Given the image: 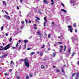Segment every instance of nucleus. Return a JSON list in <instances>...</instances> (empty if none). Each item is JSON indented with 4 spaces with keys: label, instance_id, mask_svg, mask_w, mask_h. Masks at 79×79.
Returning a JSON list of instances; mask_svg holds the SVG:
<instances>
[{
    "label": "nucleus",
    "instance_id": "nucleus-35",
    "mask_svg": "<svg viewBox=\"0 0 79 79\" xmlns=\"http://www.w3.org/2000/svg\"><path fill=\"white\" fill-rule=\"evenodd\" d=\"M75 74H76V73H73L72 74V77H73V76H74V75H75Z\"/></svg>",
    "mask_w": 79,
    "mask_h": 79
},
{
    "label": "nucleus",
    "instance_id": "nucleus-18",
    "mask_svg": "<svg viewBox=\"0 0 79 79\" xmlns=\"http://www.w3.org/2000/svg\"><path fill=\"white\" fill-rule=\"evenodd\" d=\"M74 53H75V52H73V53H72V56H74Z\"/></svg>",
    "mask_w": 79,
    "mask_h": 79
},
{
    "label": "nucleus",
    "instance_id": "nucleus-45",
    "mask_svg": "<svg viewBox=\"0 0 79 79\" xmlns=\"http://www.w3.org/2000/svg\"><path fill=\"white\" fill-rule=\"evenodd\" d=\"M20 3H22V2H23V0H20Z\"/></svg>",
    "mask_w": 79,
    "mask_h": 79
},
{
    "label": "nucleus",
    "instance_id": "nucleus-64",
    "mask_svg": "<svg viewBox=\"0 0 79 79\" xmlns=\"http://www.w3.org/2000/svg\"><path fill=\"white\" fill-rule=\"evenodd\" d=\"M17 79H19V77H17Z\"/></svg>",
    "mask_w": 79,
    "mask_h": 79
},
{
    "label": "nucleus",
    "instance_id": "nucleus-33",
    "mask_svg": "<svg viewBox=\"0 0 79 79\" xmlns=\"http://www.w3.org/2000/svg\"><path fill=\"white\" fill-rule=\"evenodd\" d=\"M50 35H51L50 34H49L48 36V38H49L50 37Z\"/></svg>",
    "mask_w": 79,
    "mask_h": 79
},
{
    "label": "nucleus",
    "instance_id": "nucleus-2",
    "mask_svg": "<svg viewBox=\"0 0 79 79\" xmlns=\"http://www.w3.org/2000/svg\"><path fill=\"white\" fill-rule=\"evenodd\" d=\"M71 39L72 40V42L73 43H74V41H75V40H77V39H78V38H77V35H75L73 36V37H72L71 38Z\"/></svg>",
    "mask_w": 79,
    "mask_h": 79
},
{
    "label": "nucleus",
    "instance_id": "nucleus-61",
    "mask_svg": "<svg viewBox=\"0 0 79 79\" xmlns=\"http://www.w3.org/2000/svg\"><path fill=\"white\" fill-rule=\"evenodd\" d=\"M40 53V52H37V53L38 54H39Z\"/></svg>",
    "mask_w": 79,
    "mask_h": 79
},
{
    "label": "nucleus",
    "instance_id": "nucleus-6",
    "mask_svg": "<svg viewBox=\"0 0 79 79\" xmlns=\"http://www.w3.org/2000/svg\"><path fill=\"white\" fill-rule=\"evenodd\" d=\"M61 11H63L64 13H65L67 12L66 10H64L63 9H61Z\"/></svg>",
    "mask_w": 79,
    "mask_h": 79
},
{
    "label": "nucleus",
    "instance_id": "nucleus-1",
    "mask_svg": "<svg viewBox=\"0 0 79 79\" xmlns=\"http://www.w3.org/2000/svg\"><path fill=\"white\" fill-rule=\"evenodd\" d=\"M24 64L25 66H27V67L29 68V67L30 65H29V63L28 61V60H27V58H25L24 60Z\"/></svg>",
    "mask_w": 79,
    "mask_h": 79
},
{
    "label": "nucleus",
    "instance_id": "nucleus-44",
    "mask_svg": "<svg viewBox=\"0 0 79 79\" xmlns=\"http://www.w3.org/2000/svg\"><path fill=\"white\" fill-rule=\"evenodd\" d=\"M34 26L35 27V26H37V25L36 24H34Z\"/></svg>",
    "mask_w": 79,
    "mask_h": 79
},
{
    "label": "nucleus",
    "instance_id": "nucleus-49",
    "mask_svg": "<svg viewBox=\"0 0 79 79\" xmlns=\"http://www.w3.org/2000/svg\"><path fill=\"white\" fill-rule=\"evenodd\" d=\"M79 79V77H75V79Z\"/></svg>",
    "mask_w": 79,
    "mask_h": 79
},
{
    "label": "nucleus",
    "instance_id": "nucleus-15",
    "mask_svg": "<svg viewBox=\"0 0 79 79\" xmlns=\"http://www.w3.org/2000/svg\"><path fill=\"white\" fill-rule=\"evenodd\" d=\"M62 50H63V48H60V53H62Z\"/></svg>",
    "mask_w": 79,
    "mask_h": 79
},
{
    "label": "nucleus",
    "instance_id": "nucleus-60",
    "mask_svg": "<svg viewBox=\"0 0 79 79\" xmlns=\"http://www.w3.org/2000/svg\"><path fill=\"white\" fill-rule=\"evenodd\" d=\"M24 47H25V48H26V44H25V45H24Z\"/></svg>",
    "mask_w": 79,
    "mask_h": 79
},
{
    "label": "nucleus",
    "instance_id": "nucleus-52",
    "mask_svg": "<svg viewBox=\"0 0 79 79\" xmlns=\"http://www.w3.org/2000/svg\"><path fill=\"white\" fill-rule=\"evenodd\" d=\"M75 32H77V29H75Z\"/></svg>",
    "mask_w": 79,
    "mask_h": 79
},
{
    "label": "nucleus",
    "instance_id": "nucleus-23",
    "mask_svg": "<svg viewBox=\"0 0 79 79\" xmlns=\"http://www.w3.org/2000/svg\"><path fill=\"white\" fill-rule=\"evenodd\" d=\"M26 79H29V76L28 75H27V76L26 77Z\"/></svg>",
    "mask_w": 79,
    "mask_h": 79
},
{
    "label": "nucleus",
    "instance_id": "nucleus-38",
    "mask_svg": "<svg viewBox=\"0 0 79 79\" xmlns=\"http://www.w3.org/2000/svg\"><path fill=\"white\" fill-rule=\"evenodd\" d=\"M19 44V43H17V44H16V47H18V46Z\"/></svg>",
    "mask_w": 79,
    "mask_h": 79
},
{
    "label": "nucleus",
    "instance_id": "nucleus-12",
    "mask_svg": "<svg viewBox=\"0 0 79 79\" xmlns=\"http://www.w3.org/2000/svg\"><path fill=\"white\" fill-rule=\"evenodd\" d=\"M44 2L46 4H48V2H47L45 0H44Z\"/></svg>",
    "mask_w": 79,
    "mask_h": 79
},
{
    "label": "nucleus",
    "instance_id": "nucleus-50",
    "mask_svg": "<svg viewBox=\"0 0 79 79\" xmlns=\"http://www.w3.org/2000/svg\"><path fill=\"white\" fill-rule=\"evenodd\" d=\"M34 29H37V27H34Z\"/></svg>",
    "mask_w": 79,
    "mask_h": 79
},
{
    "label": "nucleus",
    "instance_id": "nucleus-34",
    "mask_svg": "<svg viewBox=\"0 0 79 79\" xmlns=\"http://www.w3.org/2000/svg\"><path fill=\"white\" fill-rule=\"evenodd\" d=\"M12 48L13 50H14V49H15L16 48V47H13Z\"/></svg>",
    "mask_w": 79,
    "mask_h": 79
},
{
    "label": "nucleus",
    "instance_id": "nucleus-43",
    "mask_svg": "<svg viewBox=\"0 0 79 79\" xmlns=\"http://www.w3.org/2000/svg\"><path fill=\"white\" fill-rule=\"evenodd\" d=\"M21 23H22V24H24V21H22Z\"/></svg>",
    "mask_w": 79,
    "mask_h": 79
},
{
    "label": "nucleus",
    "instance_id": "nucleus-47",
    "mask_svg": "<svg viewBox=\"0 0 79 79\" xmlns=\"http://www.w3.org/2000/svg\"><path fill=\"white\" fill-rule=\"evenodd\" d=\"M21 40H19V43H21Z\"/></svg>",
    "mask_w": 79,
    "mask_h": 79
},
{
    "label": "nucleus",
    "instance_id": "nucleus-58",
    "mask_svg": "<svg viewBox=\"0 0 79 79\" xmlns=\"http://www.w3.org/2000/svg\"><path fill=\"white\" fill-rule=\"evenodd\" d=\"M60 48H63V46H60Z\"/></svg>",
    "mask_w": 79,
    "mask_h": 79
},
{
    "label": "nucleus",
    "instance_id": "nucleus-53",
    "mask_svg": "<svg viewBox=\"0 0 79 79\" xmlns=\"http://www.w3.org/2000/svg\"><path fill=\"white\" fill-rule=\"evenodd\" d=\"M70 2L71 3H73V2H72V0H70Z\"/></svg>",
    "mask_w": 79,
    "mask_h": 79
},
{
    "label": "nucleus",
    "instance_id": "nucleus-48",
    "mask_svg": "<svg viewBox=\"0 0 79 79\" xmlns=\"http://www.w3.org/2000/svg\"><path fill=\"white\" fill-rule=\"evenodd\" d=\"M62 73H64V70H62Z\"/></svg>",
    "mask_w": 79,
    "mask_h": 79
},
{
    "label": "nucleus",
    "instance_id": "nucleus-11",
    "mask_svg": "<svg viewBox=\"0 0 79 79\" xmlns=\"http://www.w3.org/2000/svg\"><path fill=\"white\" fill-rule=\"evenodd\" d=\"M23 42L25 43H27V42H28V40H24Z\"/></svg>",
    "mask_w": 79,
    "mask_h": 79
},
{
    "label": "nucleus",
    "instance_id": "nucleus-46",
    "mask_svg": "<svg viewBox=\"0 0 79 79\" xmlns=\"http://www.w3.org/2000/svg\"><path fill=\"white\" fill-rule=\"evenodd\" d=\"M6 36H8V34H7V33H6L5 34Z\"/></svg>",
    "mask_w": 79,
    "mask_h": 79
},
{
    "label": "nucleus",
    "instance_id": "nucleus-4",
    "mask_svg": "<svg viewBox=\"0 0 79 79\" xmlns=\"http://www.w3.org/2000/svg\"><path fill=\"white\" fill-rule=\"evenodd\" d=\"M68 28H69V31H70V32H73V31L72 30V29H73V28H72V27L70 25L69 26H68Z\"/></svg>",
    "mask_w": 79,
    "mask_h": 79
},
{
    "label": "nucleus",
    "instance_id": "nucleus-39",
    "mask_svg": "<svg viewBox=\"0 0 79 79\" xmlns=\"http://www.w3.org/2000/svg\"><path fill=\"white\" fill-rule=\"evenodd\" d=\"M38 12L39 13H40V14H42V13H41V12H40V11L39 10Z\"/></svg>",
    "mask_w": 79,
    "mask_h": 79
},
{
    "label": "nucleus",
    "instance_id": "nucleus-31",
    "mask_svg": "<svg viewBox=\"0 0 79 79\" xmlns=\"http://www.w3.org/2000/svg\"><path fill=\"white\" fill-rule=\"evenodd\" d=\"M19 61L20 62H21V61H24V60H23V59H21V60H20Z\"/></svg>",
    "mask_w": 79,
    "mask_h": 79
},
{
    "label": "nucleus",
    "instance_id": "nucleus-37",
    "mask_svg": "<svg viewBox=\"0 0 79 79\" xmlns=\"http://www.w3.org/2000/svg\"><path fill=\"white\" fill-rule=\"evenodd\" d=\"M1 30H3V26H2L1 28Z\"/></svg>",
    "mask_w": 79,
    "mask_h": 79
},
{
    "label": "nucleus",
    "instance_id": "nucleus-40",
    "mask_svg": "<svg viewBox=\"0 0 79 79\" xmlns=\"http://www.w3.org/2000/svg\"><path fill=\"white\" fill-rule=\"evenodd\" d=\"M25 21L26 22V23H27V19H25Z\"/></svg>",
    "mask_w": 79,
    "mask_h": 79
},
{
    "label": "nucleus",
    "instance_id": "nucleus-56",
    "mask_svg": "<svg viewBox=\"0 0 79 79\" xmlns=\"http://www.w3.org/2000/svg\"><path fill=\"white\" fill-rule=\"evenodd\" d=\"M48 50H51V49H50V48H48Z\"/></svg>",
    "mask_w": 79,
    "mask_h": 79
},
{
    "label": "nucleus",
    "instance_id": "nucleus-20",
    "mask_svg": "<svg viewBox=\"0 0 79 79\" xmlns=\"http://www.w3.org/2000/svg\"><path fill=\"white\" fill-rule=\"evenodd\" d=\"M60 70L59 69H56V71L58 73H59V72H60Z\"/></svg>",
    "mask_w": 79,
    "mask_h": 79
},
{
    "label": "nucleus",
    "instance_id": "nucleus-25",
    "mask_svg": "<svg viewBox=\"0 0 79 79\" xmlns=\"http://www.w3.org/2000/svg\"><path fill=\"white\" fill-rule=\"evenodd\" d=\"M66 50V45L64 46V52Z\"/></svg>",
    "mask_w": 79,
    "mask_h": 79
},
{
    "label": "nucleus",
    "instance_id": "nucleus-26",
    "mask_svg": "<svg viewBox=\"0 0 79 79\" xmlns=\"http://www.w3.org/2000/svg\"><path fill=\"white\" fill-rule=\"evenodd\" d=\"M61 5L62 6H63V7H64V4H63V3H61Z\"/></svg>",
    "mask_w": 79,
    "mask_h": 79
},
{
    "label": "nucleus",
    "instance_id": "nucleus-24",
    "mask_svg": "<svg viewBox=\"0 0 79 79\" xmlns=\"http://www.w3.org/2000/svg\"><path fill=\"white\" fill-rule=\"evenodd\" d=\"M40 56H42V55H43V53L42 52H41L40 53Z\"/></svg>",
    "mask_w": 79,
    "mask_h": 79
},
{
    "label": "nucleus",
    "instance_id": "nucleus-7",
    "mask_svg": "<svg viewBox=\"0 0 79 79\" xmlns=\"http://www.w3.org/2000/svg\"><path fill=\"white\" fill-rule=\"evenodd\" d=\"M5 17H6L7 18V19H10V17L8 15H5Z\"/></svg>",
    "mask_w": 79,
    "mask_h": 79
},
{
    "label": "nucleus",
    "instance_id": "nucleus-22",
    "mask_svg": "<svg viewBox=\"0 0 79 79\" xmlns=\"http://www.w3.org/2000/svg\"><path fill=\"white\" fill-rule=\"evenodd\" d=\"M34 53H35V52H32L31 53V55H34Z\"/></svg>",
    "mask_w": 79,
    "mask_h": 79
},
{
    "label": "nucleus",
    "instance_id": "nucleus-3",
    "mask_svg": "<svg viewBox=\"0 0 79 79\" xmlns=\"http://www.w3.org/2000/svg\"><path fill=\"white\" fill-rule=\"evenodd\" d=\"M10 47H11L10 44H8L5 47L2 48V49H4L5 50H8V49L10 48Z\"/></svg>",
    "mask_w": 79,
    "mask_h": 79
},
{
    "label": "nucleus",
    "instance_id": "nucleus-5",
    "mask_svg": "<svg viewBox=\"0 0 79 79\" xmlns=\"http://www.w3.org/2000/svg\"><path fill=\"white\" fill-rule=\"evenodd\" d=\"M37 34L39 35H42L41 33L40 32V31H37Z\"/></svg>",
    "mask_w": 79,
    "mask_h": 79
},
{
    "label": "nucleus",
    "instance_id": "nucleus-41",
    "mask_svg": "<svg viewBox=\"0 0 79 79\" xmlns=\"http://www.w3.org/2000/svg\"><path fill=\"white\" fill-rule=\"evenodd\" d=\"M31 50V48H27V50Z\"/></svg>",
    "mask_w": 79,
    "mask_h": 79
},
{
    "label": "nucleus",
    "instance_id": "nucleus-17",
    "mask_svg": "<svg viewBox=\"0 0 79 79\" xmlns=\"http://www.w3.org/2000/svg\"><path fill=\"white\" fill-rule=\"evenodd\" d=\"M73 26L74 27H76V23H75L73 24Z\"/></svg>",
    "mask_w": 79,
    "mask_h": 79
},
{
    "label": "nucleus",
    "instance_id": "nucleus-14",
    "mask_svg": "<svg viewBox=\"0 0 79 79\" xmlns=\"http://www.w3.org/2000/svg\"><path fill=\"white\" fill-rule=\"evenodd\" d=\"M10 64H13V65H14V62H13V60L11 61L10 62Z\"/></svg>",
    "mask_w": 79,
    "mask_h": 79
},
{
    "label": "nucleus",
    "instance_id": "nucleus-9",
    "mask_svg": "<svg viewBox=\"0 0 79 79\" xmlns=\"http://www.w3.org/2000/svg\"><path fill=\"white\" fill-rule=\"evenodd\" d=\"M7 55H8L7 54H6L5 55L2 56V58H4V57H6V56H7Z\"/></svg>",
    "mask_w": 79,
    "mask_h": 79
},
{
    "label": "nucleus",
    "instance_id": "nucleus-27",
    "mask_svg": "<svg viewBox=\"0 0 79 79\" xmlns=\"http://www.w3.org/2000/svg\"><path fill=\"white\" fill-rule=\"evenodd\" d=\"M29 76H30V77H32V74H30Z\"/></svg>",
    "mask_w": 79,
    "mask_h": 79
},
{
    "label": "nucleus",
    "instance_id": "nucleus-10",
    "mask_svg": "<svg viewBox=\"0 0 79 79\" xmlns=\"http://www.w3.org/2000/svg\"><path fill=\"white\" fill-rule=\"evenodd\" d=\"M2 3L3 4H4V5H5V6H6V2L5 1H3Z\"/></svg>",
    "mask_w": 79,
    "mask_h": 79
},
{
    "label": "nucleus",
    "instance_id": "nucleus-21",
    "mask_svg": "<svg viewBox=\"0 0 79 79\" xmlns=\"http://www.w3.org/2000/svg\"><path fill=\"white\" fill-rule=\"evenodd\" d=\"M41 68H42V69H44V68H45V67H44V66H43V65H42L41 66Z\"/></svg>",
    "mask_w": 79,
    "mask_h": 79
},
{
    "label": "nucleus",
    "instance_id": "nucleus-28",
    "mask_svg": "<svg viewBox=\"0 0 79 79\" xmlns=\"http://www.w3.org/2000/svg\"><path fill=\"white\" fill-rule=\"evenodd\" d=\"M46 23V22H44V26H45Z\"/></svg>",
    "mask_w": 79,
    "mask_h": 79
},
{
    "label": "nucleus",
    "instance_id": "nucleus-13",
    "mask_svg": "<svg viewBox=\"0 0 79 79\" xmlns=\"http://www.w3.org/2000/svg\"><path fill=\"white\" fill-rule=\"evenodd\" d=\"M79 73H77L76 75V77H79Z\"/></svg>",
    "mask_w": 79,
    "mask_h": 79
},
{
    "label": "nucleus",
    "instance_id": "nucleus-8",
    "mask_svg": "<svg viewBox=\"0 0 79 79\" xmlns=\"http://www.w3.org/2000/svg\"><path fill=\"white\" fill-rule=\"evenodd\" d=\"M68 52L69 54L71 53V48H70L68 49Z\"/></svg>",
    "mask_w": 79,
    "mask_h": 79
},
{
    "label": "nucleus",
    "instance_id": "nucleus-55",
    "mask_svg": "<svg viewBox=\"0 0 79 79\" xmlns=\"http://www.w3.org/2000/svg\"><path fill=\"white\" fill-rule=\"evenodd\" d=\"M77 64L79 65V60L77 61Z\"/></svg>",
    "mask_w": 79,
    "mask_h": 79
},
{
    "label": "nucleus",
    "instance_id": "nucleus-54",
    "mask_svg": "<svg viewBox=\"0 0 79 79\" xmlns=\"http://www.w3.org/2000/svg\"><path fill=\"white\" fill-rule=\"evenodd\" d=\"M12 71V69H11L9 71H10V72H11Z\"/></svg>",
    "mask_w": 79,
    "mask_h": 79
},
{
    "label": "nucleus",
    "instance_id": "nucleus-42",
    "mask_svg": "<svg viewBox=\"0 0 79 79\" xmlns=\"http://www.w3.org/2000/svg\"><path fill=\"white\" fill-rule=\"evenodd\" d=\"M57 43H58V44H62V43H61V42H57Z\"/></svg>",
    "mask_w": 79,
    "mask_h": 79
},
{
    "label": "nucleus",
    "instance_id": "nucleus-29",
    "mask_svg": "<svg viewBox=\"0 0 79 79\" xmlns=\"http://www.w3.org/2000/svg\"><path fill=\"white\" fill-rule=\"evenodd\" d=\"M21 46H20L18 50H20V49H21Z\"/></svg>",
    "mask_w": 79,
    "mask_h": 79
},
{
    "label": "nucleus",
    "instance_id": "nucleus-62",
    "mask_svg": "<svg viewBox=\"0 0 79 79\" xmlns=\"http://www.w3.org/2000/svg\"><path fill=\"white\" fill-rule=\"evenodd\" d=\"M31 23V21H29V23Z\"/></svg>",
    "mask_w": 79,
    "mask_h": 79
},
{
    "label": "nucleus",
    "instance_id": "nucleus-32",
    "mask_svg": "<svg viewBox=\"0 0 79 79\" xmlns=\"http://www.w3.org/2000/svg\"><path fill=\"white\" fill-rule=\"evenodd\" d=\"M12 40V38H10V42H11Z\"/></svg>",
    "mask_w": 79,
    "mask_h": 79
},
{
    "label": "nucleus",
    "instance_id": "nucleus-36",
    "mask_svg": "<svg viewBox=\"0 0 79 79\" xmlns=\"http://www.w3.org/2000/svg\"><path fill=\"white\" fill-rule=\"evenodd\" d=\"M45 47V45H43V47H41V48H44Z\"/></svg>",
    "mask_w": 79,
    "mask_h": 79
},
{
    "label": "nucleus",
    "instance_id": "nucleus-30",
    "mask_svg": "<svg viewBox=\"0 0 79 79\" xmlns=\"http://www.w3.org/2000/svg\"><path fill=\"white\" fill-rule=\"evenodd\" d=\"M36 18H37V19H38V20H40V19L38 17H36Z\"/></svg>",
    "mask_w": 79,
    "mask_h": 79
},
{
    "label": "nucleus",
    "instance_id": "nucleus-51",
    "mask_svg": "<svg viewBox=\"0 0 79 79\" xmlns=\"http://www.w3.org/2000/svg\"><path fill=\"white\" fill-rule=\"evenodd\" d=\"M17 10H19V7L18 6H17Z\"/></svg>",
    "mask_w": 79,
    "mask_h": 79
},
{
    "label": "nucleus",
    "instance_id": "nucleus-57",
    "mask_svg": "<svg viewBox=\"0 0 79 79\" xmlns=\"http://www.w3.org/2000/svg\"><path fill=\"white\" fill-rule=\"evenodd\" d=\"M5 12L7 15H8V12L7 11H5Z\"/></svg>",
    "mask_w": 79,
    "mask_h": 79
},
{
    "label": "nucleus",
    "instance_id": "nucleus-63",
    "mask_svg": "<svg viewBox=\"0 0 79 79\" xmlns=\"http://www.w3.org/2000/svg\"><path fill=\"white\" fill-rule=\"evenodd\" d=\"M51 2H53V0H51Z\"/></svg>",
    "mask_w": 79,
    "mask_h": 79
},
{
    "label": "nucleus",
    "instance_id": "nucleus-16",
    "mask_svg": "<svg viewBox=\"0 0 79 79\" xmlns=\"http://www.w3.org/2000/svg\"><path fill=\"white\" fill-rule=\"evenodd\" d=\"M53 57H55V55H56V53H53Z\"/></svg>",
    "mask_w": 79,
    "mask_h": 79
},
{
    "label": "nucleus",
    "instance_id": "nucleus-59",
    "mask_svg": "<svg viewBox=\"0 0 79 79\" xmlns=\"http://www.w3.org/2000/svg\"><path fill=\"white\" fill-rule=\"evenodd\" d=\"M51 5H53L54 4V2H52L51 3Z\"/></svg>",
    "mask_w": 79,
    "mask_h": 79
},
{
    "label": "nucleus",
    "instance_id": "nucleus-19",
    "mask_svg": "<svg viewBox=\"0 0 79 79\" xmlns=\"http://www.w3.org/2000/svg\"><path fill=\"white\" fill-rule=\"evenodd\" d=\"M44 20L46 22H47V19L45 17L44 18Z\"/></svg>",
    "mask_w": 79,
    "mask_h": 79
}]
</instances>
